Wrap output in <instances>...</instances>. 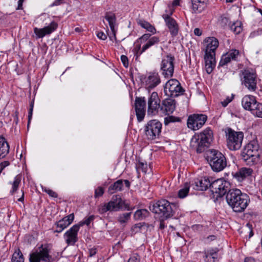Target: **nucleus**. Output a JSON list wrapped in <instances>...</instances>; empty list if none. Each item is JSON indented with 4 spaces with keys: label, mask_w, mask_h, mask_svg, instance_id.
I'll return each instance as SVG.
<instances>
[{
    "label": "nucleus",
    "mask_w": 262,
    "mask_h": 262,
    "mask_svg": "<svg viewBox=\"0 0 262 262\" xmlns=\"http://www.w3.org/2000/svg\"><path fill=\"white\" fill-rule=\"evenodd\" d=\"M232 100V98L228 97L226 100L222 102V104L224 107H226Z\"/></svg>",
    "instance_id": "obj_55"
},
{
    "label": "nucleus",
    "mask_w": 262,
    "mask_h": 262,
    "mask_svg": "<svg viewBox=\"0 0 262 262\" xmlns=\"http://www.w3.org/2000/svg\"><path fill=\"white\" fill-rule=\"evenodd\" d=\"M250 111L254 115L262 118V103L256 102L255 104H253L252 108Z\"/></svg>",
    "instance_id": "obj_37"
},
{
    "label": "nucleus",
    "mask_w": 262,
    "mask_h": 262,
    "mask_svg": "<svg viewBox=\"0 0 262 262\" xmlns=\"http://www.w3.org/2000/svg\"><path fill=\"white\" fill-rule=\"evenodd\" d=\"M74 219V213H71L57 222L55 224L56 229L55 232L58 233L61 232L73 222Z\"/></svg>",
    "instance_id": "obj_22"
},
{
    "label": "nucleus",
    "mask_w": 262,
    "mask_h": 262,
    "mask_svg": "<svg viewBox=\"0 0 262 262\" xmlns=\"http://www.w3.org/2000/svg\"><path fill=\"white\" fill-rule=\"evenodd\" d=\"M136 168L137 171L141 170L143 172L146 173L148 169V166L147 163L139 162L136 166Z\"/></svg>",
    "instance_id": "obj_44"
},
{
    "label": "nucleus",
    "mask_w": 262,
    "mask_h": 262,
    "mask_svg": "<svg viewBox=\"0 0 262 262\" xmlns=\"http://www.w3.org/2000/svg\"><path fill=\"white\" fill-rule=\"evenodd\" d=\"M192 9L194 12H202L205 8L208 0H190Z\"/></svg>",
    "instance_id": "obj_29"
},
{
    "label": "nucleus",
    "mask_w": 262,
    "mask_h": 262,
    "mask_svg": "<svg viewBox=\"0 0 262 262\" xmlns=\"http://www.w3.org/2000/svg\"><path fill=\"white\" fill-rule=\"evenodd\" d=\"M213 140V132L210 127H207L200 134H195L191 139L190 144L198 153H201L209 147Z\"/></svg>",
    "instance_id": "obj_2"
},
{
    "label": "nucleus",
    "mask_w": 262,
    "mask_h": 262,
    "mask_svg": "<svg viewBox=\"0 0 262 262\" xmlns=\"http://www.w3.org/2000/svg\"><path fill=\"white\" fill-rule=\"evenodd\" d=\"M123 187V180H118L109 186L108 192L110 194H113L116 192L121 191Z\"/></svg>",
    "instance_id": "obj_33"
},
{
    "label": "nucleus",
    "mask_w": 262,
    "mask_h": 262,
    "mask_svg": "<svg viewBox=\"0 0 262 262\" xmlns=\"http://www.w3.org/2000/svg\"><path fill=\"white\" fill-rule=\"evenodd\" d=\"M134 107L138 121H142L145 117L146 113L145 98L144 97H136L135 100Z\"/></svg>",
    "instance_id": "obj_16"
},
{
    "label": "nucleus",
    "mask_w": 262,
    "mask_h": 262,
    "mask_svg": "<svg viewBox=\"0 0 262 262\" xmlns=\"http://www.w3.org/2000/svg\"><path fill=\"white\" fill-rule=\"evenodd\" d=\"M121 60L125 68H127L128 67V59L125 55H122L121 56Z\"/></svg>",
    "instance_id": "obj_50"
},
{
    "label": "nucleus",
    "mask_w": 262,
    "mask_h": 262,
    "mask_svg": "<svg viewBox=\"0 0 262 262\" xmlns=\"http://www.w3.org/2000/svg\"><path fill=\"white\" fill-rule=\"evenodd\" d=\"M94 219L95 216L94 215H92L89 217H85L82 221H80L78 224L76 225L78 226V228L80 229V227L84 225L89 226L90 223L94 221Z\"/></svg>",
    "instance_id": "obj_42"
},
{
    "label": "nucleus",
    "mask_w": 262,
    "mask_h": 262,
    "mask_svg": "<svg viewBox=\"0 0 262 262\" xmlns=\"http://www.w3.org/2000/svg\"><path fill=\"white\" fill-rule=\"evenodd\" d=\"M256 98L252 95H246L242 100V104L244 109L250 110L252 109L253 104L256 102Z\"/></svg>",
    "instance_id": "obj_30"
},
{
    "label": "nucleus",
    "mask_w": 262,
    "mask_h": 262,
    "mask_svg": "<svg viewBox=\"0 0 262 262\" xmlns=\"http://www.w3.org/2000/svg\"><path fill=\"white\" fill-rule=\"evenodd\" d=\"M164 92L165 95L168 97H176L182 95L184 92V90L178 80L171 79L166 83Z\"/></svg>",
    "instance_id": "obj_11"
},
{
    "label": "nucleus",
    "mask_w": 262,
    "mask_h": 262,
    "mask_svg": "<svg viewBox=\"0 0 262 262\" xmlns=\"http://www.w3.org/2000/svg\"><path fill=\"white\" fill-rule=\"evenodd\" d=\"M42 191L48 193L52 198H57L58 197V194L56 192L47 187L42 188Z\"/></svg>",
    "instance_id": "obj_45"
},
{
    "label": "nucleus",
    "mask_w": 262,
    "mask_h": 262,
    "mask_svg": "<svg viewBox=\"0 0 262 262\" xmlns=\"http://www.w3.org/2000/svg\"><path fill=\"white\" fill-rule=\"evenodd\" d=\"M253 173V170L249 167H242L235 172H232V174L238 181L242 182L246 178L251 176Z\"/></svg>",
    "instance_id": "obj_24"
},
{
    "label": "nucleus",
    "mask_w": 262,
    "mask_h": 262,
    "mask_svg": "<svg viewBox=\"0 0 262 262\" xmlns=\"http://www.w3.org/2000/svg\"><path fill=\"white\" fill-rule=\"evenodd\" d=\"M24 0H18V7L17 9L18 10H21L23 9V4Z\"/></svg>",
    "instance_id": "obj_58"
},
{
    "label": "nucleus",
    "mask_w": 262,
    "mask_h": 262,
    "mask_svg": "<svg viewBox=\"0 0 262 262\" xmlns=\"http://www.w3.org/2000/svg\"><path fill=\"white\" fill-rule=\"evenodd\" d=\"M207 120V116L202 114H193L190 115L187 119V126L188 128L196 130L201 128Z\"/></svg>",
    "instance_id": "obj_14"
},
{
    "label": "nucleus",
    "mask_w": 262,
    "mask_h": 262,
    "mask_svg": "<svg viewBox=\"0 0 262 262\" xmlns=\"http://www.w3.org/2000/svg\"><path fill=\"white\" fill-rule=\"evenodd\" d=\"M174 57L171 54H168L162 59L160 64V70L164 77H172L174 72Z\"/></svg>",
    "instance_id": "obj_12"
},
{
    "label": "nucleus",
    "mask_w": 262,
    "mask_h": 262,
    "mask_svg": "<svg viewBox=\"0 0 262 262\" xmlns=\"http://www.w3.org/2000/svg\"><path fill=\"white\" fill-rule=\"evenodd\" d=\"M202 31L199 28H195L194 30V34L196 36H201L202 35Z\"/></svg>",
    "instance_id": "obj_57"
},
{
    "label": "nucleus",
    "mask_w": 262,
    "mask_h": 262,
    "mask_svg": "<svg viewBox=\"0 0 262 262\" xmlns=\"http://www.w3.org/2000/svg\"><path fill=\"white\" fill-rule=\"evenodd\" d=\"M63 0H55L52 6H58L63 3Z\"/></svg>",
    "instance_id": "obj_60"
},
{
    "label": "nucleus",
    "mask_w": 262,
    "mask_h": 262,
    "mask_svg": "<svg viewBox=\"0 0 262 262\" xmlns=\"http://www.w3.org/2000/svg\"><path fill=\"white\" fill-rule=\"evenodd\" d=\"M178 206L176 203H170L166 200H160L150 207V210L160 214L164 219L172 217L177 211Z\"/></svg>",
    "instance_id": "obj_3"
},
{
    "label": "nucleus",
    "mask_w": 262,
    "mask_h": 262,
    "mask_svg": "<svg viewBox=\"0 0 262 262\" xmlns=\"http://www.w3.org/2000/svg\"><path fill=\"white\" fill-rule=\"evenodd\" d=\"M205 68L208 74H210L215 66V55L205 54Z\"/></svg>",
    "instance_id": "obj_27"
},
{
    "label": "nucleus",
    "mask_w": 262,
    "mask_h": 262,
    "mask_svg": "<svg viewBox=\"0 0 262 262\" xmlns=\"http://www.w3.org/2000/svg\"><path fill=\"white\" fill-rule=\"evenodd\" d=\"M226 199L228 204L236 212L244 211L250 202L249 196L237 188L229 190Z\"/></svg>",
    "instance_id": "obj_1"
},
{
    "label": "nucleus",
    "mask_w": 262,
    "mask_h": 262,
    "mask_svg": "<svg viewBox=\"0 0 262 262\" xmlns=\"http://www.w3.org/2000/svg\"><path fill=\"white\" fill-rule=\"evenodd\" d=\"M258 149V144L255 141L251 142L245 146L241 156L247 165L252 166L258 162L259 158Z\"/></svg>",
    "instance_id": "obj_4"
},
{
    "label": "nucleus",
    "mask_w": 262,
    "mask_h": 262,
    "mask_svg": "<svg viewBox=\"0 0 262 262\" xmlns=\"http://www.w3.org/2000/svg\"><path fill=\"white\" fill-rule=\"evenodd\" d=\"M146 30L149 31V32H151L153 34H155L156 33V28H155V27L154 26H152L151 24H150L149 25L148 28L146 29Z\"/></svg>",
    "instance_id": "obj_53"
},
{
    "label": "nucleus",
    "mask_w": 262,
    "mask_h": 262,
    "mask_svg": "<svg viewBox=\"0 0 262 262\" xmlns=\"http://www.w3.org/2000/svg\"><path fill=\"white\" fill-rule=\"evenodd\" d=\"M230 29L235 34H239L243 30L242 23L239 21L233 23L231 25Z\"/></svg>",
    "instance_id": "obj_39"
},
{
    "label": "nucleus",
    "mask_w": 262,
    "mask_h": 262,
    "mask_svg": "<svg viewBox=\"0 0 262 262\" xmlns=\"http://www.w3.org/2000/svg\"><path fill=\"white\" fill-rule=\"evenodd\" d=\"M97 37L102 40H105L107 38L106 34L103 32H99L97 34Z\"/></svg>",
    "instance_id": "obj_54"
},
{
    "label": "nucleus",
    "mask_w": 262,
    "mask_h": 262,
    "mask_svg": "<svg viewBox=\"0 0 262 262\" xmlns=\"http://www.w3.org/2000/svg\"><path fill=\"white\" fill-rule=\"evenodd\" d=\"M127 262H140V256L138 253H133L130 256Z\"/></svg>",
    "instance_id": "obj_46"
},
{
    "label": "nucleus",
    "mask_w": 262,
    "mask_h": 262,
    "mask_svg": "<svg viewBox=\"0 0 262 262\" xmlns=\"http://www.w3.org/2000/svg\"><path fill=\"white\" fill-rule=\"evenodd\" d=\"M21 181V176L20 174H17L14 178L13 181L12 182H10V184L12 185V189L10 190V193L11 194H13L17 191L20 184Z\"/></svg>",
    "instance_id": "obj_35"
},
{
    "label": "nucleus",
    "mask_w": 262,
    "mask_h": 262,
    "mask_svg": "<svg viewBox=\"0 0 262 262\" xmlns=\"http://www.w3.org/2000/svg\"><path fill=\"white\" fill-rule=\"evenodd\" d=\"M161 100L157 92H152L148 99V114L156 115L158 114L160 107Z\"/></svg>",
    "instance_id": "obj_15"
},
{
    "label": "nucleus",
    "mask_w": 262,
    "mask_h": 262,
    "mask_svg": "<svg viewBox=\"0 0 262 262\" xmlns=\"http://www.w3.org/2000/svg\"><path fill=\"white\" fill-rule=\"evenodd\" d=\"M50 247L48 244H41L38 250L30 254V262H50L52 256L50 255Z\"/></svg>",
    "instance_id": "obj_9"
},
{
    "label": "nucleus",
    "mask_w": 262,
    "mask_h": 262,
    "mask_svg": "<svg viewBox=\"0 0 262 262\" xmlns=\"http://www.w3.org/2000/svg\"><path fill=\"white\" fill-rule=\"evenodd\" d=\"M230 183L223 179H220L211 183L210 190L213 193L218 194L217 196L222 197L227 194L230 189Z\"/></svg>",
    "instance_id": "obj_13"
},
{
    "label": "nucleus",
    "mask_w": 262,
    "mask_h": 262,
    "mask_svg": "<svg viewBox=\"0 0 262 262\" xmlns=\"http://www.w3.org/2000/svg\"><path fill=\"white\" fill-rule=\"evenodd\" d=\"M104 193V189L102 187H98L95 190L94 197L99 198L103 195Z\"/></svg>",
    "instance_id": "obj_48"
},
{
    "label": "nucleus",
    "mask_w": 262,
    "mask_h": 262,
    "mask_svg": "<svg viewBox=\"0 0 262 262\" xmlns=\"http://www.w3.org/2000/svg\"><path fill=\"white\" fill-rule=\"evenodd\" d=\"M123 182H124L125 185L127 188H129L130 183L128 180H123Z\"/></svg>",
    "instance_id": "obj_63"
},
{
    "label": "nucleus",
    "mask_w": 262,
    "mask_h": 262,
    "mask_svg": "<svg viewBox=\"0 0 262 262\" xmlns=\"http://www.w3.org/2000/svg\"><path fill=\"white\" fill-rule=\"evenodd\" d=\"M120 210H132L133 208H130L129 204L126 203L118 194L113 195L111 201L104 204L100 209L101 213L108 211H118Z\"/></svg>",
    "instance_id": "obj_6"
},
{
    "label": "nucleus",
    "mask_w": 262,
    "mask_h": 262,
    "mask_svg": "<svg viewBox=\"0 0 262 262\" xmlns=\"http://www.w3.org/2000/svg\"><path fill=\"white\" fill-rule=\"evenodd\" d=\"M165 228V224L163 221H160L159 229L162 230Z\"/></svg>",
    "instance_id": "obj_64"
},
{
    "label": "nucleus",
    "mask_w": 262,
    "mask_h": 262,
    "mask_svg": "<svg viewBox=\"0 0 262 262\" xmlns=\"http://www.w3.org/2000/svg\"><path fill=\"white\" fill-rule=\"evenodd\" d=\"M149 215V212L145 209L137 210L134 214V218L136 220H143Z\"/></svg>",
    "instance_id": "obj_34"
},
{
    "label": "nucleus",
    "mask_w": 262,
    "mask_h": 262,
    "mask_svg": "<svg viewBox=\"0 0 262 262\" xmlns=\"http://www.w3.org/2000/svg\"><path fill=\"white\" fill-rule=\"evenodd\" d=\"M131 214V212H128L119 214L117 219L118 222L121 224L127 223L130 218Z\"/></svg>",
    "instance_id": "obj_41"
},
{
    "label": "nucleus",
    "mask_w": 262,
    "mask_h": 262,
    "mask_svg": "<svg viewBox=\"0 0 262 262\" xmlns=\"http://www.w3.org/2000/svg\"><path fill=\"white\" fill-rule=\"evenodd\" d=\"M206 239L209 241H214V239H216V236L214 235H209L207 236Z\"/></svg>",
    "instance_id": "obj_62"
},
{
    "label": "nucleus",
    "mask_w": 262,
    "mask_h": 262,
    "mask_svg": "<svg viewBox=\"0 0 262 262\" xmlns=\"http://www.w3.org/2000/svg\"><path fill=\"white\" fill-rule=\"evenodd\" d=\"M150 36V35L149 34H145L139 38V40H147L149 38Z\"/></svg>",
    "instance_id": "obj_56"
},
{
    "label": "nucleus",
    "mask_w": 262,
    "mask_h": 262,
    "mask_svg": "<svg viewBox=\"0 0 262 262\" xmlns=\"http://www.w3.org/2000/svg\"><path fill=\"white\" fill-rule=\"evenodd\" d=\"M78 226L74 225L67 230L63 235V238L68 245L74 246L78 241Z\"/></svg>",
    "instance_id": "obj_18"
},
{
    "label": "nucleus",
    "mask_w": 262,
    "mask_h": 262,
    "mask_svg": "<svg viewBox=\"0 0 262 262\" xmlns=\"http://www.w3.org/2000/svg\"><path fill=\"white\" fill-rule=\"evenodd\" d=\"M241 56V53L238 50L230 49L226 54L222 55L219 63V66L224 67L231 61H238Z\"/></svg>",
    "instance_id": "obj_17"
},
{
    "label": "nucleus",
    "mask_w": 262,
    "mask_h": 262,
    "mask_svg": "<svg viewBox=\"0 0 262 262\" xmlns=\"http://www.w3.org/2000/svg\"><path fill=\"white\" fill-rule=\"evenodd\" d=\"M181 119L178 117H176L173 116H169L164 118V123L166 125L170 122H179Z\"/></svg>",
    "instance_id": "obj_43"
},
{
    "label": "nucleus",
    "mask_w": 262,
    "mask_h": 262,
    "mask_svg": "<svg viewBox=\"0 0 262 262\" xmlns=\"http://www.w3.org/2000/svg\"><path fill=\"white\" fill-rule=\"evenodd\" d=\"M162 127V123L157 119H153L148 121L144 126L145 135L147 139L154 140L159 138Z\"/></svg>",
    "instance_id": "obj_10"
},
{
    "label": "nucleus",
    "mask_w": 262,
    "mask_h": 262,
    "mask_svg": "<svg viewBox=\"0 0 262 262\" xmlns=\"http://www.w3.org/2000/svg\"><path fill=\"white\" fill-rule=\"evenodd\" d=\"M33 109V102H32L30 104V108L29 109V113H28V126H29V125L30 123L31 118H32Z\"/></svg>",
    "instance_id": "obj_51"
},
{
    "label": "nucleus",
    "mask_w": 262,
    "mask_h": 262,
    "mask_svg": "<svg viewBox=\"0 0 262 262\" xmlns=\"http://www.w3.org/2000/svg\"><path fill=\"white\" fill-rule=\"evenodd\" d=\"M217 252L216 249H210L204 252V258L205 262H215L217 259Z\"/></svg>",
    "instance_id": "obj_32"
},
{
    "label": "nucleus",
    "mask_w": 262,
    "mask_h": 262,
    "mask_svg": "<svg viewBox=\"0 0 262 262\" xmlns=\"http://www.w3.org/2000/svg\"><path fill=\"white\" fill-rule=\"evenodd\" d=\"M97 253V249L95 248H92L89 249V254L90 257H93Z\"/></svg>",
    "instance_id": "obj_52"
},
{
    "label": "nucleus",
    "mask_w": 262,
    "mask_h": 262,
    "mask_svg": "<svg viewBox=\"0 0 262 262\" xmlns=\"http://www.w3.org/2000/svg\"><path fill=\"white\" fill-rule=\"evenodd\" d=\"M137 23L138 25L140 26L142 28L145 29L146 30L150 24L149 23L141 19H137Z\"/></svg>",
    "instance_id": "obj_47"
},
{
    "label": "nucleus",
    "mask_w": 262,
    "mask_h": 262,
    "mask_svg": "<svg viewBox=\"0 0 262 262\" xmlns=\"http://www.w3.org/2000/svg\"><path fill=\"white\" fill-rule=\"evenodd\" d=\"M162 17L170 31V35L172 37L176 36L178 34L179 27L176 20L168 14H163Z\"/></svg>",
    "instance_id": "obj_21"
},
{
    "label": "nucleus",
    "mask_w": 262,
    "mask_h": 262,
    "mask_svg": "<svg viewBox=\"0 0 262 262\" xmlns=\"http://www.w3.org/2000/svg\"><path fill=\"white\" fill-rule=\"evenodd\" d=\"M9 151V145L5 138L0 136V159L5 158Z\"/></svg>",
    "instance_id": "obj_31"
},
{
    "label": "nucleus",
    "mask_w": 262,
    "mask_h": 262,
    "mask_svg": "<svg viewBox=\"0 0 262 262\" xmlns=\"http://www.w3.org/2000/svg\"><path fill=\"white\" fill-rule=\"evenodd\" d=\"M208 161L214 172H220L224 170L227 165L226 157L220 151L211 150L210 156H208Z\"/></svg>",
    "instance_id": "obj_7"
},
{
    "label": "nucleus",
    "mask_w": 262,
    "mask_h": 262,
    "mask_svg": "<svg viewBox=\"0 0 262 262\" xmlns=\"http://www.w3.org/2000/svg\"><path fill=\"white\" fill-rule=\"evenodd\" d=\"M58 27V24L55 21H51L49 25L47 26L43 27V28H38L35 27L34 28V33H35L36 38H43L47 35H49L52 32L55 31Z\"/></svg>",
    "instance_id": "obj_19"
},
{
    "label": "nucleus",
    "mask_w": 262,
    "mask_h": 262,
    "mask_svg": "<svg viewBox=\"0 0 262 262\" xmlns=\"http://www.w3.org/2000/svg\"><path fill=\"white\" fill-rule=\"evenodd\" d=\"M226 143L227 147L230 150H237L241 148L244 139L242 132H236L231 128L226 130Z\"/></svg>",
    "instance_id": "obj_8"
},
{
    "label": "nucleus",
    "mask_w": 262,
    "mask_h": 262,
    "mask_svg": "<svg viewBox=\"0 0 262 262\" xmlns=\"http://www.w3.org/2000/svg\"><path fill=\"white\" fill-rule=\"evenodd\" d=\"M189 184L187 183H185L184 187L180 189L178 191L179 198L181 199H183L185 198L188 195V193L189 191Z\"/></svg>",
    "instance_id": "obj_40"
},
{
    "label": "nucleus",
    "mask_w": 262,
    "mask_h": 262,
    "mask_svg": "<svg viewBox=\"0 0 262 262\" xmlns=\"http://www.w3.org/2000/svg\"><path fill=\"white\" fill-rule=\"evenodd\" d=\"M105 18L108 23L113 37L115 39H116V34L117 30L115 28L116 18L115 14L110 12H106L105 15Z\"/></svg>",
    "instance_id": "obj_28"
},
{
    "label": "nucleus",
    "mask_w": 262,
    "mask_h": 262,
    "mask_svg": "<svg viewBox=\"0 0 262 262\" xmlns=\"http://www.w3.org/2000/svg\"><path fill=\"white\" fill-rule=\"evenodd\" d=\"M176 101L172 98H167L162 101L159 111L165 115L172 114L176 108Z\"/></svg>",
    "instance_id": "obj_20"
},
{
    "label": "nucleus",
    "mask_w": 262,
    "mask_h": 262,
    "mask_svg": "<svg viewBox=\"0 0 262 262\" xmlns=\"http://www.w3.org/2000/svg\"><path fill=\"white\" fill-rule=\"evenodd\" d=\"M134 50L135 56L136 57L137 59L142 54H140V52L141 51L140 45L138 46L137 45Z\"/></svg>",
    "instance_id": "obj_49"
},
{
    "label": "nucleus",
    "mask_w": 262,
    "mask_h": 262,
    "mask_svg": "<svg viewBox=\"0 0 262 262\" xmlns=\"http://www.w3.org/2000/svg\"><path fill=\"white\" fill-rule=\"evenodd\" d=\"M24 257L22 252L19 249L16 250L13 253L12 258L11 262H24Z\"/></svg>",
    "instance_id": "obj_38"
},
{
    "label": "nucleus",
    "mask_w": 262,
    "mask_h": 262,
    "mask_svg": "<svg viewBox=\"0 0 262 262\" xmlns=\"http://www.w3.org/2000/svg\"><path fill=\"white\" fill-rule=\"evenodd\" d=\"M244 262H255L254 258L248 257L245 258Z\"/></svg>",
    "instance_id": "obj_61"
},
{
    "label": "nucleus",
    "mask_w": 262,
    "mask_h": 262,
    "mask_svg": "<svg viewBox=\"0 0 262 262\" xmlns=\"http://www.w3.org/2000/svg\"><path fill=\"white\" fill-rule=\"evenodd\" d=\"M160 40L159 37L157 36H153L151 37L147 42L143 46L141 51L140 52V54H142L144 52H145L146 50L149 48L150 47L154 46V45L158 43L159 42Z\"/></svg>",
    "instance_id": "obj_36"
},
{
    "label": "nucleus",
    "mask_w": 262,
    "mask_h": 262,
    "mask_svg": "<svg viewBox=\"0 0 262 262\" xmlns=\"http://www.w3.org/2000/svg\"><path fill=\"white\" fill-rule=\"evenodd\" d=\"M242 85L249 92H254L257 89V75L255 70L251 68H245L241 72Z\"/></svg>",
    "instance_id": "obj_5"
},
{
    "label": "nucleus",
    "mask_w": 262,
    "mask_h": 262,
    "mask_svg": "<svg viewBox=\"0 0 262 262\" xmlns=\"http://www.w3.org/2000/svg\"><path fill=\"white\" fill-rule=\"evenodd\" d=\"M143 225H144L142 223H138V224H135L134 226V228L135 229H138L139 230H140L141 228L143 226Z\"/></svg>",
    "instance_id": "obj_59"
},
{
    "label": "nucleus",
    "mask_w": 262,
    "mask_h": 262,
    "mask_svg": "<svg viewBox=\"0 0 262 262\" xmlns=\"http://www.w3.org/2000/svg\"><path fill=\"white\" fill-rule=\"evenodd\" d=\"M160 82V76L157 73H150L145 80L146 86L150 89L157 86Z\"/></svg>",
    "instance_id": "obj_26"
},
{
    "label": "nucleus",
    "mask_w": 262,
    "mask_h": 262,
    "mask_svg": "<svg viewBox=\"0 0 262 262\" xmlns=\"http://www.w3.org/2000/svg\"><path fill=\"white\" fill-rule=\"evenodd\" d=\"M206 43L205 54L215 55V51L219 47V41L214 37H210L205 39Z\"/></svg>",
    "instance_id": "obj_23"
},
{
    "label": "nucleus",
    "mask_w": 262,
    "mask_h": 262,
    "mask_svg": "<svg viewBox=\"0 0 262 262\" xmlns=\"http://www.w3.org/2000/svg\"><path fill=\"white\" fill-rule=\"evenodd\" d=\"M211 183L207 178L196 179L191 184L193 189L199 191L206 190L209 187L210 188Z\"/></svg>",
    "instance_id": "obj_25"
}]
</instances>
